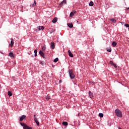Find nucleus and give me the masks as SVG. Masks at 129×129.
Returning a JSON list of instances; mask_svg holds the SVG:
<instances>
[{
  "label": "nucleus",
  "mask_w": 129,
  "mask_h": 129,
  "mask_svg": "<svg viewBox=\"0 0 129 129\" xmlns=\"http://www.w3.org/2000/svg\"><path fill=\"white\" fill-rule=\"evenodd\" d=\"M115 113L117 117H122V113L119 109H116L115 110Z\"/></svg>",
  "instance_id": "1"
},
{
  "label": "nucleus",
  "mask_w": 129,
  "mask_h": 129,
  "mask_svg": "<svg viewBox=\"0 0 129 129\" xmlns=\"http://www.w3.org/2000/svg\"><path fill=\"white\" fill-rule=\"evenodd\" d=\"M69 73L70 75V77L71 78V79H74V78H75V75H74V73H73L72 70H70L69 71Z\"/></svg>",
  "instance_id": "2"
},
{
  "label": "nucleus",
  "mask_w": 129,
  "mask_h": 129,
  "mask_svg": "<svg viewBox=\"0 0 129 129\" xmlns=\"http://www.w3.org/2000/svg\"><path fill=\"white\" fill-rule=\"evenodd\" d=\"M34 121H35L36 123L37 124V125H39L40 122H39V121H38V119L37 117H36V115H34Z\"/></svg>",
  "instance_id": "3"
},
{
  "label": "nucleus",
  "mask_w": 129,
  "mask_h": 129,
  "mask_svg": "<svg viewBox=\"0 0 129 129\" xmlns=\"http://www.w3.org/2000/svg\"><path fill=\"white\" fill-rule=\"evenodd\" d=\"M50 48L51 49H52V50H54V49H55V43H54V42H52L50 44Z\"/></svg>",
  "instance_id": "4"
},
{
  "label": "nucleus",
  "mask_w": 129,
  "mask_h": 129,
  "mask_svg": "<svg viewBox=\"0 0 129 129\" xmlns=\"http://www.w3.org/2000/svg\"><path fill=\"white\" fill-rule=\"evenodd\" d=\"M23 119L26 120V115H23L21 117H20V121H23Z\"/></svg>",
  "instance_id": "5"
},
{
  "label": "nucleus",
  "mask_w": 129,
  "mask_h": 129,
  "mask_svg": "<svg viewBox=\"0 0 129 129\" xmlns=\"http://www.w3.org/2000/svg\"><path fill=\"white\" fill-rule=\"evenodd\" d=\"M39 54L40 55V56H42L43 58H45V54H44V52L42 51V50H40Z\"/></svg>",
  "instance_id": "6"
},
{
  "label": "nucleus",
  "mask_w": 129,
  "mask_h": 129,
  "mask_svg": "<svg viewBox=\"0 0 129 129\" xmlns=\"http://www.w3.org/2000/svg\"><path fill=\"white\" fill-rule=\"evenodd\" d=\"M41 30H44V26H39L38 28L36 29V31H41Z\"/></svg>",
  "instance_id": "7"
},
{
  "label": "nucleus",
  "mask_w": 129,
  "mask_h": 129,
  "mask_svg": "<svg viewBox=\"0 0 129 129\" xmlns=\"http://www.w3.org/2000/svg\"><path fill=\"white\" fill-rule=\"evenodd\" d=\"M68 53H69V55L70 57L73 58V57H74L73 54L72 53V52H71L70 50H68Z\"/></svg>",
  "instance_id": "8"
},
{
  "label": "nucleus",
  "mask_w": 129,
  "mask_h": 129,
  "mask_svg": "<svg viewBox=\"0 0 129 129\" xmlns=\"http://www.w3.org/2000/svg\"><path fill=\"white\" fill-rule=\"evenodd\" d=\"M63 4H64V5H66L67 4V2H66V0H63L59 5L60 7H62L63 6Z\"/></svg>",
  "instance_id": "9"
},
{
  "label": "nucleus",
  "mask_w": 129,
  "mask_h": 129,
  "mask_svg": "<svg viewBox=\"0 0 129 129\" xmlns=\"http://www.w3.org/2000/svg\"><path fill=\"white\" fill-rule=\"evenodd\" d=\"M57 21H58V18L57 17H55L53 20H52V23L55 24V23H56Z\"/></svg>",
  "instance_id": "10"
},
{
  "label": "nucleus",
  "mask_w": 129,
  "mask_h": 129,
  "mask_svg": "<svg viewBox=\"0 0 129 129\" xmlns=\"http://www.w3.org/2000/svg\"><path fill=\"white\" fill-rule=\"evenodd\" d=\"M89 95L90 98H92V97H93V93H92V92H91V91L89 92Z\"/></svg>",
  "instance_id": "11"
},
{
  "label": "nucleus",
  "mask_w": 129,
  "mask_h": 129,
  "mask_svg": "<svg viewBox=\"0 0 129 129\" xmlns=\"http://www.w3.org/2000/svg\"><path fill=\"white\" fill-rule=\"evenodd\" d=\"M11 41L10 46L11 47H13V46H14V39H13V38H11Z\"/></svg>",
  "instance_id": "12"
},
{
  "label": "nucleus",
  "mask_w": 129,
  "mask_h": 129,
  "mask_svg": "<svg viewBox=\"0 0 129 129\" xmlns=\"http://www.w3.org/2000/svg\"><path fill=\"white\" fill-rule=\"evenodd\" d=\"M9 56H10L12 58H14V57H15V54H14L13 52H10L9 54Z\"/></svg>",
  "instance_id": "13"
},
{
  "label": "nucleus",
  "mask_w": 129,
  "mask_h": 129,
  "mask_svg": "<svg viewBox=\"0 0 129 129\" xmlns=\"http://www.w3.org/2000/svg\"><path fill=\"white\" fill-rule=\"evenodd\" d=\"M112 45L113 47H116V45H117V43H116V42L115 41H113L112 43Z\"/></svg>",
  "instance_id": "14"
},
{
  "label": "nucleus",
  "mask_w": 129,
  "mask_h": 129,
  "mask_svg": "<svg viewBox=\"0 0 129 129\" xmlns=\"http://www.w3.org/2000/svg\"><path fill=\"white\" fill-rule=\"evenodd\" d=\"M68 26L69 27V28H73V24L72 23L68 24Z\"/></svg>",
  "instance_id": "15"
},
{
  "label": "nucleus",
  "mask_w": 129,
  "mask_h": 129,
  "mask_svg": "<svg viewBox=\"0 0 129 129\" xmlns=\"http://www.w3.org/2000/svg\"><path fill=\"white\" fill-rule=\"evenodd\" d=\"M37 5V2L36 1H34V3L32 5V7H36V5Z\"/></svg>",
  "instance_id": "16"
},
{
  "label": "nucleus",
  "mask_w": 129,
  "mask_h": 129,
  "mask_svg": "<svg viewBox=\"0 0 129 129\" xmlns=\"http://www.w3.org/2000/svg\"><path fill=\"white\" fill-rule=\"evenodd\" d=\"M62 124L63 125H68V122H66V121H63L62 122Z\"/></svg>",
  "instance_id": "17"
},
{
  "label": "nucleus",
  "mask_w": 129,
  "mask_h": 129,
  "mask_svg": "<svg viewBox=\"0 0 129 129\" xmlns=\"http://www.w3.org/2000/svg\"><path fill=\"white\" fill-rule=\"evenodd\" d=\"M58 60L59 58H58V57H56L53 60V62H54V63H56V62H58Z\"/></svg>",
  "instance_id": "18"
},
{
  "label": "nucleus",
  "mask_w": 129,
  "mask_h": 129,
  "mask_svg": "<svg viewBox=\"0 0 129 129\" xmlns=\"http://www.w3.org/2000/svg\"><path fill=\"white\" fill-rule=\"evenodd\" d=\"M93 5H94L93 2H92V1L90 2V3H89V5L90 6V7H93Z\"/></svg>",
  "instance_id": "19"
},
{
  "label": "nucleus",
  "mask_w": 129,
  "mask_h": 129,
  "mask_svg": "<svg viewBox=\"0 0 129 129\" xmlns=\"http://www.w3.org/2000/svg\"><path fill=\"white\" fill-rule=\"evenodd\" d=\"M45 98H46V100H49V99H50V97L49 95H48L47 96H46L45 97Z\"/></svg>",
  "instance_id": "20"
},
{
  "label": "nucleus",
  "mask_w": 129,
  "mask_h": 129,
  "mask_svg": "<svg viewBox=\"0 0 129 129\" xmlns=\"http://www.w3.org/2000/svg\"><path fill=\"white\" fill-rule=\"evenodd\" d=\"M20 124H21V125H22V126H23V128H24V127H25V126H26V125H27V124H26L25 123H20Z\"/></svg>",
  "instance_id": "21"
},
{
  "label": "nucleus",
  "mask_w": 129,
  "mask_h": 129,
  "mask_svg": "<svg viewBox=\"0 0 129 129\" xmlns=\"http://www.w3.org/2000/svg\"><path fill=\"white\" fill-rule=\"evenodd\" d=\"M111 22H112V23H116V20H115L114 19H112L110 20Z\"/></svg>",
  "instance_id": "22"
},
{
  "label": "nucleus",
  "mask_w": 129,
  "mask_h": 129,
  "mask_svg": "<svg viewBox=\"0 0 129 129\" xmlns=\"http://www.w3.org/2000/svg\"><path fill=\"white\" fill-rule=\"evenodd\" d=\"M8 95L9 96H12V95H13V94L11 92V91H8Z\"/></svg>",
  "instance_id": "23"
},
{
  "label": "nucleus",
  "mask_w": 129,
  "mask_h": 129,
  "mask_svg": "<svg viewBox=\"0 0 129 129\" xmlns=\"http://www.w3.org/2000/svg\"><path fill=\"white\" fill-rule=\"evenodd\" d=\"M74 16V13L73 12H71L70 17H73Z\"/></svg>",
  "instance_id": "24"
},
{
  "label": "nucleus",
  "mask_w": 129,
  "mask_h": 129,
  "mask_svg": "<svg viewBox=\"0 0 129 129\" xmlns=\"http://www.w3.org/2000/svg\"><path fill=\"white\" fill-rule=\"evenodd\" d=\"M99 116H100V117H102L103 116V113H100L99 114Z\"/></svg>",
  "instance_id": "25"
},
{
  "label": "nucleus",
  "mask_w": 129,
  "mask_h": 129,
  "mask_svg": "<svg viewBox=\"0 0 129 129\" xmlns=\"http://www.w3.org/2000/svg\"><path fill=\"white\" fill-rule=\"evenodd\" d=\"M107 51L108 52H111V48H107Z\"/></svg>",
  "instance_id": "26"
},
{
  "label": "nucleus",
  "mask_w": 129,
  "mask_h": 129,
  "mask_svg": "<svg viewBox=\"0 0 129 129\" xmlns=\"http://www.w3.org/2000/svg\"><path fill=\"white\" fill-rule=\"evenodd\" d=\"M109 63L111 64V65H113L114 64V63H113V61L110 60V62H109Z\"/></svg>",
  "instance_id": "27"
},
{
  "label": "nucleus",
  "mask_w": 129,
  "mask_h": 129,
  "mask_svg": "<svg viewBox=\"0 0 129 129\" xmlns=\"http://www.w3.org/2000/svg\"><path fill=\"white\" fill-rule=\"evenodd\" d=\"M125 27H126V28H129V25L127 24H126L124 25Z\"/></svg>",
  "instance_id": "28"
},
{
  "label": "nucleus",
  "mask_w": 129,
  "mask_h": 129,
  "mask_svg": "<svg viewBox=\"0 0 129 129\" xmlns=\"http://www.w3.org/2000/svg\"><path fill=\"white\" fill-rule=\"evenodd\" d=\"M113 66H114V67L115 68H117V66H116V64L115 63H114V64H113Z\"/></svg>",
  "instance_id": "29"
},
{
  "label": "nucleus",
  "mask_w": 129,
  "mask_h": 129,
  "mask_svg": "<svg viewBox=\"0 0 129 129\" xmlns=\"http://www.w3.org/2000/svg\"><path fill=\"white\" fill-rule=\"evenodd\" d=\"M37 53H38V50H37V49H35L34 50V53L36 54Z\"/></svg>",
  "instance_id": "30"
},
{
  "label": "nucleus",
  "mask_w": 129,
  "mask_h": 129,
  "mask_svg": "<svg viewBox=\"0 0 129 129\" xmlns=\"http://www.w3.org/2000/svg\"><path fill=\"white\" fill-rule=\"evenodd\" d=\"M40 64H41V65H44V64H45V62H44V61H41V62H40Z\"/></svg>",
  "instance_id": "31"
},
{
  "label": "nucleus",
  "mask_w": 129,
  "mask_h": 129,
  "mask_svg": "<svg viewBox=\"0 0 129 129\" xmlns=\"http://www.w3.org/2000/svg\"><path fill=\"white\" fill-rule=\"evenodd\" d=\"M91 84H92V85H93V84H94V82H91Z\"/></svg>",
  "instance_id": "32"
},
{
  "label": "nucleus",
  "mask_w": 129,
  "mask_h": 129,
  "mask_svg": "<svg viewBox=\"0 0 129 129\" xmlns=\"http://www.w3.org/2000/svg\"><path fill=\"white\" fill-rule=\"evenodd\" d=\"M34 56H35V57H37V53H35Z\"/></svg>",
  "instance_id": "33"
},
{
  "label": "nucleus",
  "mask_w": 129,
  "mask_h": 129,
  "mask_svg": "<svg viewBox=\"0 0 129 129\" xmlns=\"http://www.w3.org/2000/svg\"><path fill=\"white\" fill-rule=\"evenodd\" d=\"M42 49V50H45V47H43Z\"/></svg>",
  "instance_id": "34"
},
{
  "label": "nucleus",
  "mask_w": 129,
  "mask_h": 129,
  "mask_svg": "<svg viewBox=\"0 0 129 129\" xmlns=\"http://www.w3.org/2000/svg\"><path fill=\"white\" fill-rule=\"evenodd\" d=\"M118 128H119V129H121V128H120V127H118Z\"/></svg>",
  "instance_id": "35"
},
{
  "label": "nucleus",
  "mask_w": 129,
  "mask_h": 129,
  "mask_svg": "<svg viewBox=\"0 0 129 129\" xmlns=\"http://www.w3.org/2000/svg\"><path fill=\"white\" fill-rule=\"evenodd\" d=\"M77 22L78 23V21H77Z\"/></svg>",
  "instance_id": "36"
}]
</instances>
